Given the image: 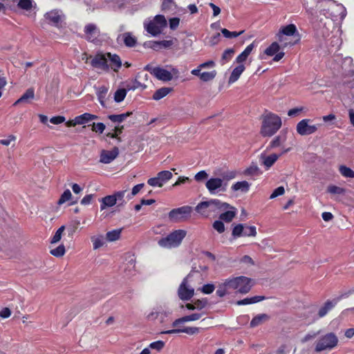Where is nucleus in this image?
Here are the masks:
<instances>
[{"label": "nucleus", "mask_w": 354, "mask_h": 354, "mask_svg": "<svg viewBox=\"0 0 354 354\" xmlns=\"http://www.w3.org/2000/svg\"><path fill=\"white\" fill-rule=\"evenodd\" d=\"M251 279L244 277H236L228 278L224 282L219 283L216 295L219 297H223L226 295L230 294L231 290H237L242 294H246L252 288Z\"/></svg>", "instance_id": "1"}, {"label": "nucleus", "mask_w": 354, "mask_h": 354, "mask_svg": "<svg viewBox=\"0 0 354 354\" xmlns=\"http://www.w3.org/2000/svg\"><path fill=\"white\" fill-rule=\"evenodd\" d=\"M281 118L273 113H269L262 118L260 133L263 137H271L281 128Z\"/></svg>", "instance_id": "2"}, {"label": "nucleus", "mask_w": 354, "mask_h": 354, "mask_svg": "<svg viewBox=\"0 0 354 354\" xmlns=\"http://www.w3.org/2000/svg\"><path fill=\"white\" fill-rule=\"evenodd\" d=\"M187 235L185 230H176L169 233L167 236L161 238L158 243L165 248L171 249L178 247Z\"/></svg>", "instance_id": "3"}, {"label": "nucleus", "mask_w": 354, "mask_h": 354, "mask_svg": "<svg viewBox=\"0 0 354 354\" xmlns=\"http://www.w3.org/2000/svg\"><path fill=\"white\" fill-rule=\"evenodd\" d=\"M166 26V19L162 15H158L155 16L153 19L144 23L145 30L152 36H157L160 34Z\"/></svg>", "instance_id": "4"}, {"label": "nucleus", "mask_w": 354, "mask_h": 354, "mask_svg": "<svg viewBox=\"0 0 354 354\" xmlns=\"http://www.w3.org/2000/svg\"><path fill=\"white\" fill-rule=\"evenodd\" d=\"M338 343V338L333 333H327L317 340L315 346V351L321 352L325 350H331L335 348Z\"/></svg>", "instance_id": "5"}, {"label": "nucleus", "mask_w": 354, "mask_h": 354, "mask_svg": "<svg viewBox=\"0 0 354 354\" xmlns=\"http://www.w3.org/2000/svg\"><path fill=\"white\" fill-rule=\"evenodd\" d=\"M310 119H303L296 126L297 133L300 136H308L315 133L321 124H310Z\"/></svg>", "instance_id": "6"}, {"label": "nucleus", "mask_w": 354, "mask_h": 354, "mask_svg": "<svg viewBox=\"0 0 354 354\" xmlns=\"http://www.w3.org/2000/svg\"><path fill=\"white\" fill-rule=\"evenodd\" d=\"M207 207L210 215L212 214H218L223 210L226 209L230 207V204L225 202H222L219 199H210L206 201H202V205L200 207Z\"/></svg>", "instance_id": "7"}, {"label": "nucleus", "mask_w": 354, "mask_h": 354, "mask_svg": "<svg viewBox=\"0 0 354 354\" xmlns=\"http://www.w3.org/2000/svg\"><path fill=\"white\" fill-rule=\"evenodd\" d=\"M227 186V183H224L223 179L220 178H210L205 183V187L211 194L226 192Z\"/></svg>", "instance_id": "8"}, {"label": "nucleus", "mask_w": 354, "mask_h": 354, "mask_svg": "<svg viewBox=\"0 0 354 354\" xmlns=\"http://www.w3.org/2000/svg\"><path fill=\"white\" fill-rule=\"evenodd\" d=\"M173 176L171 171L165 170L157 174L156 177L150 178L147 180V183L151 187H162L167 181Z\"/></svg>", "instance_id": "9"}, {"label": "nucleus", "mask_w": 354, "mask_h": 354, "mask_svg": "<svg viewBox=\"0 0 354 354\" xmlns=\"http://www.w3.org/2000/svg\"><path fill=\"white\" fill-rule=\"evenodd\" d=\"M144 69L149 71L159 80L169 82L171 80L173 77L171 73L169 71L159 66L152 67L151 65L147 64Z\"/></svg>", "instance_id": "10"}, {"label": "nucleus", "mask_w": 354, "mask_h": 354, "mask_svg": "<svg viewBox=\"0 0 354 354\" xmlns=\"http://www.w3.org/2000/svg\"><path fill=\"white\" fill-rule=\"evenodd\" d=\"M85 39L95 44H97L100 41V30L94 24H88L85 26L84 29Z\"/></svg>", "instance_id": "11"}, {"label": "nucleus", "mask_w": 354, "mask_h": 354, "mask_svg": "<svg viewBox=\"0 0 354 354\" xmlns=\"http://www.w3.org/2000/svg\"><path fill=\"white\" fill-rule=\"evenodd\" d=\"M192 212V207L189 205L182 206L180 207L171 209L169 213V218L171 221H180L187 218Z\"/></svg>", "instance_id": "12"}, {"label": "nucleus", "mask_w": 354, "mask_h": 354, "mask_svg": "<svg viewBox=\"0 0 354 354\" xmlns=\"http://www.w3.org/2000/svg\"><path fill=\"white\" fill-rule=\"evenodd\" d=\"M296 33L298 34L297 27L295 24H290L287 26H283L281 28V29L279 31V33L277 34L278 36V40L279 42L282 44L283 47H286L288 45L292 46L295 44V43H287L283 41V37L286 36H293Z\"/></svg>", "instance_id": "13"}, {"label": "nucleus", "mask_w": 354, "mask_h": 354, "mask_svg": "<svg viewBox=\"0 0 354 354\" xmlns=\"http://www.w3.org/2000/svg\"><path fill=\"white\" fill-rule=\"evenodd\" d=\"M91 65L95 68L102 69L104 71H109V65L107 62L106 53H97L91 61Z\"/></svg>", "instance_id": "14"}, {"label": "nucleus", "mask_w": 354, "mask_h": 354, "mask_svg": "<svg viewBox=\"0 0 354 354\" xmlns=\"http://www.w3.org/2000/svg\"><path fill=\"white\" fill-rule=\"evenodd\" d=\"M187 283V278H184L178 288V296L183 301L190 300L194 295V289L189 288Z\"/></svg>", "instance_id": "15"}, {"label": "nucleus", "mask_w": 354, "mask_h": 354, "mask_svg": "<svg viewBox=\"0 0 354 354\" xmlns=\"http://www.w3.org/2000/svg\"><path fill=\"white\" fill-rule=\"evenodd\" d=\"M45 19L47 20L48 23L54 26H59V24L62 22L64 15L62 14V10L54 9L44 15Z\"/></svg>", "instance_id": "16"}, {"label": "nucleus", "mask_w": 354, "mask_h": 354, "mask_svg": "<svg viewBox=\"0 0 354 354\" xmlns=\"http://www.w3.org/2000/svg\"><path fill=\"white\" fill-rule=\"evenodd\" d=\"M119 155V149L114 147L111 150L103 149L100 152V162L104 164H109L115 160Z\"/></svg>", "instance_id": "17"}, {"label": "nucleus", "mask_w": 354, "mask_h": 354, "mask_svg": "<svg viewBox=\"0 0 354 354\" xmlns=\"http://www.w3.org/2000/svg\"><path fill=\"white\" fill-rule=\"evenodd\" d=\"M289 150L290 149H285L280 154L272 153L269 156H265L264 154L261 153L260 159L262 160V164L268 169L277 162V160L282 154L287 153L289 151Z\"/></svg>", "instance_id": "18"}, {"label": "nucleus", "mask_w": 354, "mask_h": 354, "mask_svg": "<svg viewBox=\"0 0 354 354\" xmlns=\"http://www.w3.org/2000/svg\"><path fill=\"white\" fill-rule=\"evenodd\" d=\"M222 212H223L220 214L219 219L226 223H230L237 214L236 208L230 204V207Z\"/></svg>", "instance_id": "19"}, {"label": "nucleus", "mask_w": 354, "mask_h": 354, "mask_svg": "<svg viewBox=\"0 0 354 354\" xmlns=\"http://www.w3.org/2000/svg\"><path fill=\"white\" fill-rule=\"evenodd\" d=\"M107 60L110 61L109 68H111L114 72H118L122 64L120 56L117 54L106 53Z\"/></svg>", "instance_id": "20"}, {"label": "nucleus", "mask_w": 354, "mask_h": 354, "mask_svg": "<svg viewBox=\"0 0 354 354\" xmlns=\"http://www.w3.org/2000/svg\"><path fill=\"white\" fill-rule=\"evenodd\" d=\"M245 67L243 64H239L237 66H236L233 69V71L229 77L228 83L232 84V83L236 82L239 79L241 75L243 73V72L245 71Z\"/></svg>", "instance_id": "21"}, {"label": "nucleus", "mask_w": 354, "mask_h": 354, "mask_svg": "<svg viewBox=\"0 0 354 354\" xmlns=\"http://www.w3.org/2000/svg\"><path fill=\"white\" fill-rule=\"evenodd\" d=\"M100 209L104 210L106 207H111L116 204V198L113 195H109L100 200Z\"/></svg>", "instance_id": "22"}, {"label": "nucleus", "mask_w": 354, "mask_h": 354, "mask_svg": "<svg viewBox=\"0 0 354 354\" xmlns=\"http://www.w3.org/2000/svg\"><path fill=\"white\" fill-rule=\"evenodd\" d=\"M35 97V89L33 88H28L26 92L14 103L17 105L19 103L29 102V100H33Z\"/></svg>", "instance_id": "23"}, {"label": "nucleus", "mask_w": 354, "mask_h": 354, "mask_svg": "<svg viewBox=\"0 0 354 354\" xmlns=\"http://www.w3.org/2000/svg\"><path fill=\"white\" fill-rule=\"evenodd\" d=\"M124 44L127 47H134L137 44V39L131 32H124L122 35Z\"/></svg>", "instance_id": "24"}, {"label": "nucleus", "mask_w": 354, "mask_h": 354, "mask_svg": "<svg viewBox=\"0 0 354 354\" xmlns=\"http://www.w3.org/2000/svg\"><path fill=\"white\" fill-rule=\"evenodd\" d=\"M266 299L264 296H254L252 297H247L241 300L236 301V304L239 306L248 305L255 304L261 301Z\"/></svg>", "instance_id": "25"}, {"label": "nucleus", "mask_w": 354, "mask_h": 354, "mask_svg": "<svg viewBox=\"0 0 354 354\" xmlns=\"http://www.w3.org/2000/svg\"><path fill=\"white\" fill-rule=\"evenodd\" d=\"M140 77L139 73L136 75V78L132 80L131 82L128 83L127 84V88L128 91H134L137 88H141L142 90L145 89L147 88V85L142 84L140 82L138 81V78Z\"/></svg>", "instance_id": "26"}, {"label": "nucleus", "mask_w": 354, "mask_h": 354, "mask_svg": "<svg viewBox=\"0 0 354 354\" xmlns=\"http://www.w3.org/2000/svg\"><path fill=\"white\" fill-rule=\"evenodd\" d=\"M231 188L234 192L240 190L243 193H246L250 189V184L245 180L239 181L233 184Z\"/></svg>", "instance_id": "27"}, {"label": "nucleus", "mask_w": 354, "mask_h": 354, "mask_svg": "<svg viewBox=\"0 0 354 354\" xmlns=\"http://www.w3.org/2000/svg\"><path fill=\"white\" fill-rule=\"evenodd\" d=\"M78 124H84L91 120L97 119L96 115H93L89 113H84L82 115L76 116Z\"/></svg>", "instance_id": "28"}, {"label": "nucleus", "mask_w": 354, "mask_h": 354, "mask_svg": "<svg viewBox=\"0 0 354 354\" xmlns=\"http://www.w3.org/2000/svg\"><path fill=\"white\" fill-rule=\"evenodd\" d=\"M133 114L131 111H127L126 113H123L118 115H109L108 118L111 121L113 122H122L124 120H125L128 117L131 116Z\"/></svg>", "instance_id": "29"}, {"label": "nucleus", "mask_w": 354, "mask_h": 354, "mask_svg": "<svg viewBox=\"0 0 354 354\" xmlns=\"http://www.w3.org/2000/svg\"><path fill=\"white\" fill-rule=\"evenodd\" d=\"M171 91V88L162 87L155 91V93L153 94L152 98L154 100H159L167 96Z\"/></svg>", "instance_id": "30"}, {"label": "nucleus", "mask_w": 354, "mask_h": 354, "mask_svg": "<svg viewBox=\"0 0 354 354\" xmlns=\"http://www.w3.org/2000/svg\"><path fill=\"white\" fill-rule=\"evenodd\" d=\"M170 314V312H167L165 310L152 312L150 314H149L148 318L149 319H159L161 323H164L165 317H167Z\"/></svg>", "instance_id": "31"}, {"label": "nucleus", "mask_w": 354, "mask_h": 354, "mask_svg": "<svg viewBox=\"0 0 354 354\" xmlns=\"http://www.w3.org/2000/svg\"><path fill=\"white\" fill-rule=\"evenodd\" d=\"M268 318H269V317L266 314L257 315V316L253 317L252 319L251 320V322L250 323V327H252V328L257 327V326H259L260 324H261L263 322L268 320Z\"/></svg>", "instance_id": "32"}, {"label": "nucleus", "mask_w": 354, "mask_h": 354, "mask_svg": "<svg viewBox=\"0 0 354 354\" xmlns=\"http://www.w3.org/2000/svg\"><path fill=\"white\" fill-rule=\"evenodd\" d=\"M335 305V303H333V301L330 300H327L323 306H322L318 312V315L319 317H324L329 310H330Z\"/></svg>", "instance_id": "33"}, {"label": "nucleus", "mask_w": 354, "mask_h": 354, "mask_svg": "<svg viewBox=\"0 0 354 354\" xmlns=\"http://www.w3.org/2000/svg\"><path fill=\"white\" fill-rule=\"evenodd\" d=\"M261 174L259 168L256 165H250L243 172V174L246 176H257Z\"/></svg>", "instance_id": "34"}, {"label": "nucleus", "mask_w": 354, "mask_h": 354, "mask_svg": "<svg viewBox=\"0 0 354 354\" xmlns=\"http://www.w3.org/2000/svg\"><path fill=\"white\" fill-rule=\"evenodd\" d=\"M279 49L280 46L279 44L274 41L272 42L267 48H266L264 50V54L268 56H273L279 52Z\"/></svg>", "instance_id": "35"}, {"label": "nucleus", "mask_w": 354, "mask_h": 354, "mask_svg": "<svg viewBox=\"0 0 354 354\" xmlns=\"http://www.w3.org/2000/svg\"><path fill=\"white\" fill-rule=\"evenodd\" d=\"M122 229L113 230L109 231L106 234V238L109 241H115L120 238Z\"/></svg>", "instance_id": "36"}, {"label": "nucleus", "mask_w": 354, "mask_h": 354, "mask_svg": "<svg viewBox=\"0 0 354 354\" xmlns=\"http://www.w3.org/2000/svg\"><path fill=\"white\" fill-rule=\"evenodd\" d=\"M339 171L344 177L354 178V171L345 165H340Z\"/></svg>", "instance_id": "37"}, {"label": "nucleus", "mask_w": 354, "mask_h": 354, "mask_svg": "<svg viewBox=\"0 0 354 354\" xmlns=\"http://www.w3.org/2000/svg\"><path fill=\"white\" fill-rule=\"evenodd\" d=\"M127 88H119L118 89L114 94V100L116 102H122L127 93Z\"/></svg>", "instance_id": "38"}, {"label": "nucleus", "mask_w": 354, "mask_h": 354, "mask_svg": "<svg viewBox=\"0 0 354 354\" xmlns=\"http://www.w3.org/2000/svg\"><path fill=\"white\" fill-rule=\"evenodd\" d=\"M245 227L243 224L239 223L234 226L232 232V235L234 238H237L243 236Z\"/></svg>", "instance_id": "39"}, {"label": "nucleus", "mask_w": 354, "mask_h": 354, "mask_svg": "<svg viewBox=\"0 0 354 354\" xmlns=\"http://www.w3.org/2000/svg\"><path fill=\"white\" fill-rule=\"evenodd\" d=\"M244 30H241L239 32L236 31H230L229 30L226 28H222L221 32L223 35L227 39H232L239 37V35H242L243 33Z\"/></svg>", "instance_id": "40"}, {"label": "nucleus", "mask_w": 354, "mask_h": 354, "mask_svg": "<svg viewBox=\"0 0 354 354\" xmlns=\"http://www.w3.org/2000/svg\"><path fill=\"white\" fill-rule=\"evenodd\" d=\"M66 249L64 245H59L55 249H52L50 251V254L55 257H62L64 255Z\"/></svg>", "instance_id": "41"}, {"label": "nucleus", "mask_w": 354, "mask_h": 354, "mask_svg": "<svg viewBox=\"0 0 354 354\" xmlns=\"http://www.w3.org/2000/svg\"><path fill=\"white\" fill-rule=\"evenodd\" d=\"M234 53V50L233 48H227L225 50L221 57L222 64L228 62L232 59Z\"/></svg>", "instance_id": "42"}, {"label": "nucleus", "mask_w": 354, "mask_h": 354, "mask_svg": "<svg viewBox=\"0 0 354 354\" xmlns=\"http://www.w3.org/2000/svg\"><path fill=\"white\" fill-rule=\"evenodd\" d=\"M217 73L215 70H213L209 72H203L201 75V80L203 82H209L214 79Z\"/></svg>", "instance_id": "43"}, {"label": "nucleus", "mask_w": 354, "mask_h": 354, "mask_svg": "<svg viewBox=\"0 0 354 354\" xmlns=\"http://www.w3.org/2000/svg\"><path fill=\"white\" fill-rule=\"evenodd\" d=\"M72 198L71 192L69 189H66L63 194L61 195L60 198L57 201L58 205H62L66 201H69Z\"/></svg>", "instance_id": "44"}, {"label": "nucleus", "mask_w": 354, "mask_h": 354, "mask_svg": "<svg viewBox=\"0 0 354 354\" xmlns=\"http://www.w3.org/2000/svg\"><path fill=\"white\" fill-rule=\"evenodd\" d=\"M64 230H65L64 225H62L60 227H59L58 230L55 233V234L53 235V236L52 237L50 243H56L59 242L62 239V234H63Z\"/></svg>", "instance_id": "45"}, {"label": "nucleus", "mask_w": 354, "mask_h": 354, "mask_svg": "<svg viewBox=\"0 0 354 354\" xmlns=\"http://www.w3.org/2000/svg\"><path fill=\"white\" fill-rule=\"evenodd\" d=\"M165 346V342L162 340H158L153 342H151L149 345V348L156 350L157 351H160L163 349Z\"/></svg>", "instance_id": "46"}, {"label": "nucleus", "mask_w": 354, "mask_h": 354, "mask_svg": "<svg viewBox=\"0 0 354 354\" xmlns=\"http://www.w3.org/2000/svg\"><path fill=\"white\" fill-rule=\"evenodd\" d=\"M202 205V202L199 203L195 207V210L197 213L200 214L203 217H208L210 216L209 209L207 207H202L200 206Z\"/></svg>", "instance_id": "47"}, {"label": "nucleus", "mask_w": 354, "mask_h": 354, "mask_svg": "<svg viewBox=\"0 0 354 354\" xmlns=\"http://www.w3.org/2000/svg\"><path fill=\"white\" fill-rule=\"evenodd\" d=\"M17 6L21 9L30 10L32 7V0H19Z\"/></svg>", "instance_id": "48"}, {"label": "nucleus", "mask_w": 354, "mask_h": 354, "mask_svg": "<svg viewBox=\"0 0 354 354\" xmlns=\"http://www.w3.org/2000/svg\"><path fill=\"white\" fill-rule=\"evenodd\" d=\"M257 229L254 225L245 226L244 229L243 236H256Z\"/></svg>", "instance_id": "49"}, {"label": "nucleus", "mask_w": 354, "mask_h": 354, "mask_svg": "<svg viewBox=\"0 0 354 354\" xmlns=\"http://www.w3.org/2000/svg\"><path fill=\"white\" fill-rule=\"evenodd\" d=\"M174 44V42L172 40H162L160 41H155L153 42V45L151 46V48L156 49V48L158 46H161L164 48H169Z\"/></svg>", "instance_id": "50"}, {"label": "nucleus", "mask_w": 354, "mask_h": 354, "mask_svg": "<svg viewBox=\"0 0 354 354\" xmlns=\"http://www.w3.org/2000/svg\"><path fill=\"white\" fill-rule=\"evenodd\" d=\"M213 228L216 230L219 234H221L225 232V225L223 223V221H215L212 224Z\"/></svg>", "instance_id": "51"}, {"label": "nucleus", "mask_w": 354, "mask_h": 354, "mask_svg": "<svg viewBox=\"0 0 354 354\" xmlns=\"http://www.w3.org/2000/svg\"><path fill=\"white\" fill-rule=\"evenodd\" d=\"M281 145V136H276L269 144V145L267 147V150H270L272 149L276 148L279 147Z\"/></svg>", "instance_id": "52"}, {"label": "nucleus", "mask_w": 354, "mask_h": 354, "mask_svg": "<svg viewBox=\"0 0 354 354\" xmlns=\"http://www.w3.org/2000/svg\"><path fill=\"white\" fill-rule=\"evenodd\" d=\"M91 126L92 131L99 133H102L106 128L105 124L102 122H93Z\"/></svg>", "instance_id": "53"}, {"label": "nucleus", "mask_w": 354, "mask_h": 354, "mask_svg": "<svg viewBox=\"0 0 354 354\" xmlns=\"http://www.w3.org/2000/svg\"><path fill=\"white\" fill-rule=\"evenodd\" d=\"M175 5L174 0H162L161 8L163 11L170 10Z\"/></svg>", "instance_id": "54"}, {"label": "nucleus", "mask_w": 354, "mask_h": 354, "mask_svg": "<svg viewBox=\"0 0 354 354\" xmlns=\"http://www.w3.org/2000/svg\"><path fill=\"white\" fill-rule=\"evenodd\" d=\"M91 241L93 242V248L95 250L101 248L104 245L103 238L93 236L91 237Z\"/></svg>", "instance_id": "55"}, {"label": "nucleus", "mask_w": 354, "mask_h": 354, "mask_svg": "<svg viewBox=\"0 0 354 354\" xmlns=\"http://www.w3.org/2000/svg\"><path fill=\"white\" fill-rule=\"evenodd\" d=\"M203 315V313H192L189 315H185L184 317H185V322H194V321L200 319L202 317Z\"/></svg>", "instance_id": "56"}, {"label": "nucleus", "mask_w": 354, "mask_h": 354, "mask_svg": "<svg viewBox=\"0 0 354 354\" xmlns=\"http://www.w3.org/2000/svg\"><path fill=\"white\" fill-rule=\"evenodd\" d=\"M197 310H202L207 305V299H196L194 301Z\"/></svg>", "instance_id": "57"}, {"label": "nucleus", "mask_w": 354, "mask_h": 354, "mask_svg": "<svg viewBox=\"0 0 354 354\" xmlns=\"http://www.w3.org/2000/svg\"><path fill=\"white\" fill-rule=\"evenodd\" d=\"M328 192L333 194H342L344 192V189L336 185H330L328 187Z\"/></svg>", "instance_id": "58"}, {"label": "nucleus", "mask_w": 354, "mask_h": 354, "mask_svg": "<svg viewBox=\"0 0 354 354\" xmlns=\"http://www.w3.org/2000/svg\"><path fill=\"white\" fill-rule=\"evenodd\" d=\"M237 172L236 171H227L222 174L223 180H230L236 178Z\"/></svg>", "instance_id": "59"}, {"label": "nucleus", "mask_w": 354, "mask_h": 354, "mask_svg": "<svg viewBox=\"0 0 354 354\" xmlns=\"http://www.w3.org/2000/svg\"><path fill=\"white\" fill-rule=\"evenodd\" d=\"M77 225L78 223L77 224L68 225L66 227L67 234L68 236L71 239V241H72V239H73V236L77 229Z\"/></svg>", "instance_id": "60"}, {"label": "nucleus", "mask_w": 354, "mask_h": 354, "mask_svg": "<svg viewBox=\"0 0 354 354\" xmlns=\"http://www.w3.org/2000/svg\"><path fill=\"white\" fill-rule=\"evenodd\" d=\"M180 330L182 333H185L188 335H194L199 333L200 328L198 327H185L181 328Z\"/></svg>", "instance_id": "61"}, {"label": "nucleus", "mask_w": 354, "mask_h": 354, "mask_svg": "<svg viewBox=\"0 0 354 354\" xmlns=\"http://www.w3.org/2000/svg\"><path fill=\"white\" fill-rule=\"evenodd\" d=\"M215 286L212 283H207L203 286L201 290L205 294H211L214 292Z\"/></svg>", "instance_id": "62"}, {"label": "nucleus", "mask_w": 354, "mask_h": 354, "mask_svg": "<svg viewBox=\"0 0 354 354\" xmlns=\"http://www.w3.org/2000/svg\"><path fill=\"white\" fill-rule=\"evenodd\" d=\"M284 192H285V189H284L283 187H282V186L278 187L271 194L270 198L272 199L279 196H281L284 194Z\"/></svg>", "instance_id": "63"}, {"label": "nucleus", "mask_w": 354, "mask_h": 354, "mask_svg": "<svg viewBox=\"0 0 354 354\" xmlns=\"http://www.w3.org/2000/svg\"><path fill=\"white\" fill-rule=\"evenodd\" d=\"M208 177L207 173L205 170L198 171L194 176V179L197 182H201Z\"/></svg>", "instance_id": "64"}]
</instances>
